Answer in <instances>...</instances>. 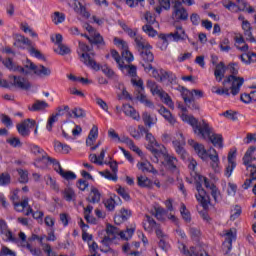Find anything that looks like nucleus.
Segmentation results:
<instances>
[{
	"mask_svg": "<svg viewBox=\"0 0 256 256\" xmlns=\"http://www.w3.org/2000/svg\"><path fill=\"white\" fill-rule=\"evenodd\" d=\"M183 121H186L191 125L194 133L202 139H209L214 147L223 149V135L213 133V127L205 120H197L194 116L185 115L182 117Z\"/></svg>",
	"mask_w": 256,
	"mask_h": 256,
	"instance_id": "1",
	"label": "nucleus"
},
{
	"mask_svg": "<svg viewBox=\"0 0 256 256\" xmlns=\"http://www.w3.org/2000/svg\"><path fill=\"white\" fill-rule=\"evenodd\" d=\"M188 143L193 147L195 153L202 159V161L210 159L212 169L215 172L219 171V154L215 148H210L209 151H207L203 144H199L193 139L188 140Z\"/></svg>",
	"mask_w": 256,
	"mask_h": 256,
	"instance_id": "2",
	"label": "nucleus"
},
{
	"mask_svg": "<svg viewBox=\"0 0 256 256\" xmlns=\"http://www.w3.org/2000/svg\"><path fill=\"white\" fill-rule=\"evenodd\" d=\"M228 70L231 75L226 76L222 85L225 87L227 83H231V95H239L241 87H243V83H245V79L243 77H237V75H239V65L237 63H230L228 65Z\"/></svg>",
	"mask_w": 256,
	"mask_h": 256,
	"instance_id": "3",
	"label": "nucleus"
},
{
	"mask_svg": "<svg viewBox=\"0 0 256 256\" xmlns=\"http://www.w3.org/2000/svg\"><path fill=\"white\" fill-rule=\"evenodd\" d=\"M193 177L196 185V191L198 192V194L195 195L197 202L200 203L204 209H207V207H209V195L203 188V183L207 188L211 184V181L207 179V177L197 174V172H194Z\"/></svg>",
	"mask_w": 256,
	"mask_h": 256,
	"instance_id": "4",
	"label": "nucleus"
},
{
	"mask_svg": "<svg viewBox=\"0 0 256 256\" xmlns=\"http://www.w3.org/2000/svg\"><path fill=\"white\" fill-rule=\"evenodd\" d=\"M134 43L144 63H153V61H155V56L153 55V52H151L153 47L151 44H149V42H147V40H145V38H143V36L137 35L134 38Z\"/></svg>",
	"mask_w": 256,
	"mask_h": 256,
	"instance_id": "5",
	"label": "nucleus"
},
{
	"mask_svg": "<svg viewBox=\"0 0 256 256\" xmlns=\"http://www.w3.org/2000/svg\"><path fill=\"white\" fill-rule=\"evenodd\" d=\"M161 155L164 159V167L167 169V171H170L171 173H179V160L174 155H170L165 147L158 153L157 156L152 157L153 163H159V158Z\"/></svg>",
	"mask_w": 256,
	"mask_h": 256,
	"instance_id": "6",
	"label": "nucleus"
},
{
	"mask_svg": "<svg viewBox=\"0 0 256 256\" xmlns=\"http://www.w3.org/2000/svg\"><path fill=\"white\" fill-rule=\"evenodd\" d=\"M110 53L111 57L117 63L118 69H120V71H122L124 75H127L128 77L132 78L137 77V66L133 64H125V61H123V58L115 49H112Z\"/></svg>",
	"mask_w": 256,
	"mask_h": 256,
	"instance_id": "7",
	"label": "nucleus"
},
{
	"mask_svg": "<svg viewBox=\"0 0 256 256\" xmlns=\"http://www.w3.org/2000/svg\"><path fill=\"white\" fill-rule=\"evenodd\" d=\"M79 49L82 51V54H80V58L82 63L86 65V67H90V69H93L94 71H100L101 65H99L93 57H91V54H89L90 48L89 45L85 44L84 42H79Z\"/></svg>",
	"mask_w": 256,
	"mask_h": 256,
	"instance_id": "8",
	"label": "nucleus"
},
{
	"mask_svg": "<svg viewBox=\"0 0 256 256\" xmlns=\"http://www.w3.org/2000/svg\"><path fill=\"white\" fill-rule=\"evenodd\" d=\"M131 83L134 87H137L136 89V99L140 101V103H143L145 107H149V109H153L155 105L151 100L147 99V95H145V86H143V79H131Z\"/></svg>",
	"mask_w": 256,
	"mask_h": 256,
	"instance_id": "9",
	"label": "nucleus"
},
{
	"mask_svg": "<svg viewBox=\"0 0 256 256\" xmlns=\"http://www.w3.org/2000/svg\"><path fill=\"white\" fill-rule=\"evenodd\" d=\"M114 45H116V47L122 50L121 52L122 59H124V61H126L128 65H131V63L135 61V57L133 56V53L129 51V44L125 40L115 37Z\"/></svg>",
	"mask_w": 256,
	"mask_h": 256,
	"instance_id": "10",
	"label": "nucleus"
},
{
	"mask_svg": "<svg viewBox=\"0 0 256 256\" xmlns=\"http://www.w3.org/2000/svg\"><path fill=\"white\" fill-rule=\"evenodd\" d=\"M29 147H30V151H31L32 155H35V157H36V159L34 161L35 167H37L38 169H43V165L42 164L49 157V155L39 145L30 144Z\"/></svg>",
	"mask_w": 256,
	"mask_h": 256,
	"instance_id": "11",
	"label": "nucleus"
},
{
	"mask_svg": "<svg viewBox=\"0 0 256 256\" xmlns=\"http://www.w3.org/2000/svg\"><path fill=\"white\" fill-rule=\"evenodd\" d=\"M10 83L8 82L9 87H4V89H9L10 87H15L16 89H22V91H29L31 89V82L25 77L22 76H9Z\"/></svg>",
	"mask_w": 256,
	"mask_h": 256,
	"instance_id": "12",
	"label": "nucleus"
},
{
	"mask_svg": "<svg viewBox=\"0 0 256 256\" xmlns=\"http://www.w3.org/2000/svg\"><path fill=\"white\" fill-rule=\"evenodd\" d=\"M172 18L177 22L189 20V12H187V9L183 7V2L179 0L174 1Z\"/></svg>",
	"mask_w": 256,
	"mask_h": 256,
	"instance_id": "13",
	"label": "nucleus"
},
{
	"mask_svg": "<svg viewBox=\"0 0 256 256\" xmlns=\"http://www.w3.org/2000/svg\"><path fill=\"white\" fill-rule=\"evenodd\" d=\"M172 145L177 153V155H180L181 159H186L187 157V151H185V136H183V133L178 132L176 133L175 140L172 141Z\"/></svg>",
	"mask_w": 256,
	"mask_h": 256,
	"instance_id": "14",
	"label": "nucleus"
},
{
	"mask_svg": "<svg viewBox=\"0 0 256 256\" xmlns=\"http://www.w3.org/2000/svg\"><path fill=\"white\" fill-rule=\"evenodd\" d=\"M224 237L223 249L226 250L225 254L228 255V253H231V249H233V241H237V230L235 228L224 230Z\"/></svg>",
	"mask_w": 256,
	"mask_h": 256,
	"instance_id": "15",
	"label": "nucleus"
},
{
	"mask_svg": "<svg viewBox=\"0 0 256 256\" xmlns=\"http://www.w3.org/2000/svg\"><path fill=\"white\" fill-rule=\"evenodd\" d=\"M35 125H37V121L31 118H28L22 121L21 123L17 124L16 129L19 135H21V137H29L31 135L30 129H33Z\"/></svg>",
	"mask_w": 256,
	"mask_h": 256,
	"instance_id": "16",
	"label": "nucleus"
},
{
	"mask_svg": "<svg viewBox=\"0 0 256 256\" xmlns=\"http://www.w3.org/2000/svg\"><path fill=\"white\" fill-rule=\"evenodd\" d=\"M146 141H148L146 149H148V151L152 153L153 157L154 156L157 157L159 155V153L163 149H165V146L159 144L158 141L155 139V136H153V134L151 132L147 133Z\"/></svg>",
	"mask_w": 256,
	"mask_h": 256,
	"instance_id": "17",
	"label": "nucleus"
},
{
	"mask_svg": "<svg viewBox=\"0 0 256 256\" xmlns=\"http://www.w3.org/2000/svg\"><path fill=\"white\" fill-rule=\"evenodd\" d=\"M176 89L177 91H180L182 99H184V103L187 107L190 109H199V105L195 103V98L193 97V90L191 91L183 86H178Z\"/></svg>",
	"mask_w": 256,
	"mask_h": 256,
	"instance_id": "18",
	"label": "nucleus"
},
{
	"mask_svg": "<svg viewBox=\"0 0 256 256\" xmlns=\"http://www.w3.org/2000/svg\"><path fill=\"white\" fill-rule=\"evenodd\" d=\"M25 69H29L30 71H33L37 77H49L51 75V69L47 68L43 65H35V63L31 62L30 60H27V64H25Z\"/></svg>",
	"mask_w": 256,
	"mask_h": 256,
	"instance_id": "19",
	"label": "nucleus"
},
{
	"mask_svg": "<svg viewBox=\"0 0 256 256\" xmlns=\"http://www.w3.org/2000/svg\"><path fill=\"white\" fill-rule=\"evenodd\" d=\"M238 51H242V55L239 56V59L242 63L246 65H251V63H256V53L249 51V45L244 44L243 46H237Z\"/></svg>",
	"mask_w": 256,
	"mask_h": 256,
	"instance_id": "20",
	"label": "nucleus"
},
{
	"mask_svg": "<svg viewBox=\"0 0 256 256\" xmlns=\"http://www.w3.org/2000/svg\"><path fill=\"white\" fill-rule=\"evenodd\" d=\"M14 209L18 213H23L26 209V212L24 213L26 217H29V215L33 213V208L29 205V198L27 197H25L21 202H14Z\"/></svg>",
	"mask_w": 256,
	"mask_h": 256,
	"instance_id": "21",
	"label": "nucleus"
},
{
	"mask_svg": "<svg viewBox=\"0 0 256 256\" xmlns=\"http://www.w3.org/2000/svg\"><path fill=\"white\" fill-rule=\"evenodd\" d=\"M141 65L145 73H150V71H152V77H154L156 81L163 82V74L161 73V69L160 70L155 69L151 64V62L142 61Z\"/></svg>",
	"mask_w": 256,
	"mask_h": 256,
	"instance_id": "22",
	"label": "nucleus"
},
{
	"mask_svg": "<svg viewBox=\"0 0 256 256\" xmlns=\"http://www.w3.org/2000/svg\"><path fill=\"white\" fill-rule=\"evenodd\" d=\"M3 64L9 71H14L16 73H21L22 75H29V70L23 68L22 66L16 65L13 63V59L8 58L6 59Z\"/></svg>",
	"mask_w": 256,
	"mask_h": 256,
	"instance_id": "23",
	"label": "nucleus"
},
{
	"mask_svg": "<svg viewBox=\"0 0 256 256\" xmlns=\"http://www.w3.org/2000/svg\"><path fill=\"white\" fill-rule=\"evenodd\" d=\"M168 36V39H173L176 43H179V41H185L187 39V34L185 33V30H183L182 26L176 27V32L166 34Z\"/></svg>",
	"mask_w": 256,
	"mask_h": 256,
	"instance_id": "24",
	"label": "nucleus"
},
{
	"mask_svg": "<svg viewBox=\"0 0 256 256\" xmlns=\"http://www.w3.org/2000/svg\"><path fill=\"white\" fill-rule=\"evenodd\" d=\"M158 113L169 123V125H175L177 123V118L169 111V109L165 108V106H161L158 110Z\"/></svg>",
	"mask_w": 256,
	"mask_h": 256,
	"instance_id": "25",
	"label": "nucleus"
},
{
	"mask_svg": "<svg viewBox=\"0 0 256 256\" xmlns=\"http://www.w3.org/2000/svg\"><path fill=\"white\" fill-rule=\"evenodd\" d=\"M122 111L127 117L134 119V121H139V119H141L139 112H137V110H135L133 106L129 104H123Z\"/></svg>",
	"mask_w": 256,
	"mask_h": 256,
	"instance_id": "26",
	"label": "nucleus"
},
{
	"mask_svg": "<svg viewBox=\"0 0 256 256\" xmlns=\"http://www.w3.org/2000/svg\"><path fill=\"white\" fill-rule=\"evenodd\" d=\"M48 165H52L54 171H56V173H58L59 175H61V171H63V167H61V164L59 163V161H57V159L55 158H51L50 156H48L43 164H42V169L47 167Z\"/></svg>",
	"mask_w": 256,
	"mask_h": 256,
	"instance_id": "27",
	"label": "nucleus"
},
{
	"mask_svg": "<svg viewBox=\"0 0 256 256\" xmlns=\"http://www.w3.org/2000/svg\"><path fill=\"white\" fill-rule=\"evenodd\" d=\"M88 203H93V205L101 202V192L96 187H92L88 197L86 198Z\"/></svg>",
	"mask_w": 256,
	"mask_h": 256,
	"instance_id": "28",
	"label": "nucleus"
},
{
	"mask_svg": "<svg viewBox=\"0 0 256 256\" xmlns=\"http://www.w3.org/2000/svg\"><path fill=\"white\" fill-rule=\"evenodd\" d=\"M226 69L227 67L225 66L224 62H220L216 65V68L214 70V76L216 81H218V83H221V81H223V78L225 77Z\"/></svg>",
	"mask_w": 256,
	"mask_h": 256,
	"instance_id": "29",
	"label": "nucleus"
},
{
	"mask_svg": "<svg viewBox=\"0 0 256 256\" xmlns=\"http://www.w3.org/2000/svg\"><path fill=\"white\" fill-rule=\"evenodd\" d=\"M97 137H99V127L93 125L86 139V145H88V147L93 146V143L97 141Z\"/></svg>",
	"mask_w": 256,
	"mask_h": 256,
	"instance_id": "30",
	"label": "nucleus"
},
{
	"mask_svg": "<svg viewBox=\"0 0 256 256\" xmlns=\"http://www.w3.org/2000/svg\"><path fill=\"white\" fill-rule=\"evenodd\" d=\"M137 167L140 171H142V173H153V175H157L159 173L149 161L140 162L137 164Z\"/></svg>",
	"mask_w": 256,
	"mask_h": 256,
	"instance_id": "31",
	"label": "nucleus"
},
{
	"mask_svg": "<svg viewBox=\"0 0 256 256\" xmlns=\"http://www.w3.org/2000/svg\"><path fill=\"white\" fill-rule=\"evenodd\" d=\"M88 41L91 45H96L98 49H100V47H105V39H103V36H101V33L99 32L92 34L91 38H88Z\"/></svg>",
	"mask_w": 256,
	"mask_h": 256,
	"instance_id": "32",
	"label": "nucleus"
},
{
	"mask_svg": "<svg viewBox=\"0 0 256 256\" xmlns=\"http://www.w3.org/2000/svg\"><path fill=\"white\" fill-rule=\"evenodd\" d=\"M143 227H144L145 231H148V233H151V231H153V229H157V227H159V225L157 224L155 219H153V217H151L149 215H145Z\"/></svg>",
	"mask_w": 256,
	"mask_h": 256,
	"instance_id": "33",
	"label": "nucleus"
},
{
	"mask_svg": "<svg viewBox=\"0 0 256 256\" xmlns=\"http://www.w3.org/2000/svg\"><path fill=\"white\" fill-rule=\"evenodd\" d=\"M236 3L238 5V8L240 9V12L243 13H255L256 8L249 5V2L247 0H236Z\"/></svg>",
	"mask_w": 256,
	"mask_h": 256,
	"instance_id": "34",
	"label": "nucleus"
},
{
	"mask_svg": "<svg viewBox=\"0 0 256 256\" xmlns=\"http://www.w3.org/2000/svg\"><path fill=\"white\" fill-rule=\"evenodd\" d=\"M25 45L27 47H31V40L23 35H17L14 47H17L18 49H25Z\"/></svg>",
	"mask_w": 256,
	"mask_h": 256,
	"instance_id": "35",
	"label": "nucleus"
},
{
	"mask_svg": "<svg viewBox=\"0 0 256 256\" xmlns=\"http://www.w3.org/2000/svg\"><path fill=\"white\" fill-rule=\"evenodd\" d=\"M28 109L32 112L45 111L46 109H49V103L43 100H36L32 106L28 107Z\"/></svg>",
	"mask_w": 256,
	"mask_h": 256,
	"instance_id": "36",
	"label": "nucleus"
},
{
	"mask_svg": "<svg viewBox=\"0 0 256 256\" xmlns=\"http://www.w3.org/2000/svg\"><path fill=\"white\" fill-rule=\"evenodd\" d=\"M0 235L6 243H19V239L13 235V232L9 228L0 233Z\"/></svg>",
	"mask_w": 256,
	"mask_h": 256,
	"instance_id": "37",
	"label": "nucleus"
},
{
	"mask_svg": "<svg viewBox=\"0 0 256 256\" xmlns=\"http://www.w3.org/2000/svg\"><path fill=\"white\" fill-rule=\"evenodd\" d=\"M158 96L160 97L161 101L167 105L170 109H175V103H173V99H171V96L167 94L164 90L159 92Z\"/></svg>",
	"mask_w": 256,
	"mask_h": 256,
	"instance_id": "38",
	"label": "nucleus"
},
{
	"mask_svg": "<svg viewBox=\"0 0 256 256\" xmlns=\"http://www.w3.org/2000/svg\"><path fill=\"white\" fill-rule=\"evenodd\" d=\"M158 3L159 5L154 8L158 15H161L163 10L169 11L171 9V0H158Z\"/></svg>",
	"mask_w": 256,
	"mask_h": 256,
	"instance_id": "39",
	"label": "nucleus"
},
{
	"mask_svg": "<svg viewBox=\"0 0 256 256\" xmlns=\"http://www.w3.org/2000/svg\"><path fill=\"white\" fill-rule=\"evenodd\" d=\"M137 184H138V187H142L146 189H151V187H153V181H151V179H149L147 176H138Z\"/></svg>",
	"mask_w": 256,
	"mask_h": 256,
	"instance_id": "40",
	"label": "nucleus"
},
{
	"mask_svg": "<svg viewBox=\"0 0 256 256\" xmlns=\"http://www.w3.org/2000/svg\"><path fill=\"white\" fill-rule=\"evenodd\" d=\"M117 201H121L119 196L114 195L104 202V205L108 211H115V205H118Z\"/></svg>",
	"mask_w": 256,
	"mask_h": 256,
	"instance_id": "41",
	"label": "nucleus"
},
{
	"mask_svg": "<svg viewBox=\"0 0 256 256\" xmlns=\"http://www.w3.org/2000/svg\"><path fill=\"white\" fill-rule=\"evenodd\" d=\"M254 153H255V146H250L242 158L244 165H250V163L253 161Z\"/></svg>",
	"mask_w": 256,
	"mask_h": 256,
	"instance_id": "42",
	"label": "nucleus"
},
{
	"mask_svg": "<svg viewBox=\"0 0 256 256\" xmlns=\"http://www.w3.org/2000/svg\"><path fill=\"white\" fill-rule=\"evenodd\" d=\"M162 81H169V83H177V76L171 71L161 69Z\"/></svg>",
	"mask_w": 256,
	"mask_h": 256,
	"instance_id": "43",
	"label": "nucleus"
},
{
	"mask_svg": "<svg viewBox=\"0 0 256 256\" xmlns=\"http://www.w3.org/2000/svg\"><path fill=\"white\" fill-rule=\"evenodd\" d=\"M160 40L157 43V46L161 51H166L167 47H169V36L167 34H160Z\"/></svg>",
	"mask_w": 256,
	"mask_h": 256,
	"instance_id": "44",
	"label": "nucleus"
},
{
	"mask_svg": "<svg viewBox=\"0 0 256 256\" xmlns=\"http://www.w3.org/2000/svg\"><path fill=\"white\" fill-rule=\"evenodd\" d=\"M146 87L150 89L152 95H158L161 93L163 90L159 89V85H157L156 81L153 80H147L146 82Z\"/></svg>",
	"mask_w": 256,
	"mask_h": 256,
	"instance_id": "45",
	"label": "nucleus"
},
{
	"mask_svg": "<svg viewBox=\"0 0 256 256\" xmlns=\"http://www.w3.org/2000/svg\"><path fill=\"white\" fill-rule=\"evenodd\" d=\"M124 143L129 146V149H131V151H134V153H137V155H139L140 157L141 155H143V151H141V149H139V147L135 145V142H133L131 138H125Z\"/></svg>",
	"mask_w": 256,
	"mask_h": 256,
	"instance_id": "46",
	"label": "nucleus"
},
{
	"mask_svg": "<svg viewBox=\"0 0 256 256\" xmlns=\"http://www.w3.org/2000/svg\"><path fill=\"white\" fill-rule=\"evenodd\" d=\"M106 233L107 237H111V239H116L117 236H121V232L119 231V228L113 226V225H108L106 228Z\"/></svg>",
	"mask_w": 256,
	"mask_h": 256,
	"instance_id": "47",
	"label": "nucleus"
},
{
	"mask_svg": "<svg viewBox=\"0 0 256 256\" xmlns=\"http://www.w3.org/2000/svg\"><path fill=\"white\" fill-rule=\"evenodd\" d=\"M11 185V174L4 172L0 174V187H7Z\"/></svg>",
	"mask_w": 256,
	"mask_h": 256,
	"instance_id": "48",
	"label": "nucleus"
},
{
	"mask_svg": "<svg viewBox=\"0 0 256 256\" xmlns=\"http://www.w3.org/2000/svg\"><path fill=\"white\" fill-rule=\"evenodd\" d=\"M120 27L123 29L124 33H127V35L131 37V39H135V37H137V29L133 30L125 23H120Z\"/></svg>",
	"mask_w": 256,
	"mask_h": 256,
	"instance_id": "49",
	"label": "nucleus"
},
{
	"mask_svg": "<svg viewBox=\"0 0 256 256\" xmlns=\"http://www.w3.org/2000/svg\"><path fill=\"white\" fill-rule=\"evenodd\" d=\"M206 189L211 190V195H212L214 201L217 203V201H219V197L221 195V192H219V189L217 188V186L213 183H210L209 187H206Z\"/></svg>",
	"mask_w": 256,
	"mask_h": 256,
	"instance_id": "50",
	"label": "nucleus"
},
{
	"mask_svg": "<svg viewBox=\"0 0 256 256\" xmlns=\"http://www.w3.org/2000/svg\"><path fill=\"white\" fill-rule=\"evenodd\" d=\"M220 51L223 53H229L231 51V42L229 38H224L219 44Z\"/></svg>",
	"mask_w": 256,
	"mask_h": 256,
	"instance_id": "51",
	"label": "nucleus"
},
{
	"mask_svg": "<svg viewBox=\"0 0 256 256\" xmlns=\"http://www.w3.org/2000/svg\"><path fill=\"white\" fill-rule=\"evenodd\" d=\"M142 120L146 127L151 128L153 127V125H155V122H153V117H151V114H149L148 112H143Z\"/></svg>",
	"mask_w": 256,
	"mask_h": 256,
	"instance_id": "52",
	"label": "nucleus"
},
{
	"mask_svg": "<svg viewBox=\"0 0 256 256\" xmlns=\"http://www.w3.org/2000/svg\"><path fill=\"white\" fill-rule=\"evenodd\" d=\"M180 213L186 223H191V213L187 210L185 204H181Z\"/></svg>",
	"mask_w": 256,
	"mask_h": 256,
	"instance_id": "53",
	"label": "nucleus"
},
{
	"mask_svg": "<svg viewBox=\"0 0 256 256\" xmlns=\"http://www.w3.org/2000/svg\"><path fill=\"white\" fill-rule=\"evenodd\" d=\"M74 119H83L87 116V113L83 108L76 107L72 110Z\"/></svg>",
	"mask_w": 256,
	"mask_h": 256,
	"instance_id": "54",
	"label": "nucleus"
},
{
	"mask_svg": "<svg viewBox=\"0 0 256 256\" xmlns=\"http://www.w3.org/2000/svg\"><path fill=\"white\" fill-rule=\"evenodd\" d=\"M100 69H101L102 73H104V75H106L108 77V79H113V77H115V71H113V69H111V67H109V65L104 64V65L100 66Z\"/></svg>",
	"mask_w": 256,
	"mask_h": 256,
	"instance_id": "55",
	"label": "nucleus"
},
{
	"mask_svg": "<svg viewBox=\"0 0 256 256\" xmlns=\"http://www.w3.org/2000/svg\"><path fill=\"white\" fill-rule=\"evenodd\" d=\"M134 233L135 225H132L131 228H127L125 232H120V237L127 241L128 239H131L133 237Z\"/></svg>",
	"mask_w": 256,
	"mask_h": 256,
	"instance_id": "56",
	"label": "nucleus"
},
{
	"mask_svg": "<svg viewBox=\"0 0 256 256\" xmlns=\"http://www.w3.org/2000/svg\"><path fill=\"white\" fill-rule=\"evenodd\" d=\"M60 177L65 179L66 181H75L77 179V175L73 171H61Z\"/></svg>",
	"mask_w": 256,
	"mask_h": 256,
	"instance_id": "57",
	"label": "nucleus"
},
{
	"mask_svg": "<svg viewBox=\"0 0 256 256\" xmlns=\"http://www.w3.org/2000/svg\"><path fill=\"white\" fill-rule=\"evenodd\" d=\"M235 167H237V162H228L224 171L225 177H231V175H233V171H235Z\"/></svg>",
	"mask_w": 256,
	"mask_h": 256,
	"instance_id": "58",
	"label": "nucleus"
},
{
	"mask_svg": "<svg viewBox=\"0 0 256 256\" xmlns=\"http://www.w3.org/2000/svg\"><path fill=\"white\" fill-rule=\"evenodd\" d=\"M152 24H146L142 27V31H144V33H146V35H148L149 37H156L157 35V30H155L153 28V26H151Z\"/></svg>",
	"mask_w": 256,
	"mask_h": 256,
	"instance_id": "59",
	"label": "nucleus"
},
{
	"mask_svg": "<svg viewBox=\"0 0 256 256\" xmlns=\"http://www.w3.org/2000/svg\"><path fill=\"white\" fill-rule=\"evenodd\" d=\"M46 185H48L50 188H52L54 191H59V186L57 185V181L51 177V175H48L45 177Z\"/></svg>",
	"mask_w": 256,
	"mask_h": 256,
	"instance_id": "60",
	"label": "nucleus"
},
{
	"mask_svg": "<svg viewBox=\"0 0 256 256\" xmlns=\"http://www.w3.org/2000/svg\"><path fill=\"white\" fill-rule=\"evenodd\" d=\"M212 93H215L216 95H226V97L231 95V93H229V88H219L217 86L212 87Z\"/></svg>",
	"mask_w": 256,
	"mask_h": 256,
	"instance_id": "61",
	"label": "nucleus"
},
{
	"mask_svg": "<svg viewBox=\"0 0 256 256\" xmlns=\"http://www.w3.org/2000/svg\"><path fill=\"white\" fill-rule=\"evenodd\" d=\"M225 9H228V11H231V13H239L241 10L239 9L238 4H236L233 1H229L227 4H224Z\"/></svg>",
	"mask_w": 256,
	"mask_h": 256,
	"instance_id": "62",
	"label": "nucleus"
},
{
	"mask_svg": "<svg viewBox=\"0 0 256 256\" xmlns=\"http://www.w3.org/2000/svg\"><path fill=\"white\" fill-rule=\"evenodd\" d=\"M17 172L20 175V183H29V172L27 170L18 169Z\"/></svg>",
	"mask_w": 256,
	"mask_h": 256,
	"instance_id": "63",
	"label": "nucleus"
},
{
	"mask_svg": "<svg viewBox=\"0 0 256 256\" xmlns=\"http://www.w3.org/2000/svg\"><path fill=\"white\" fill-rule=\"evenodd\" d=\"M64 199L68 202H71L75 199V191L73 189L68 188L64 190Z\"/></svg>",
	"mask_w": 256,
	"mask_h": 256,
	"instance_id": "64",
	"label": "nucleus"
}]
</instances>
